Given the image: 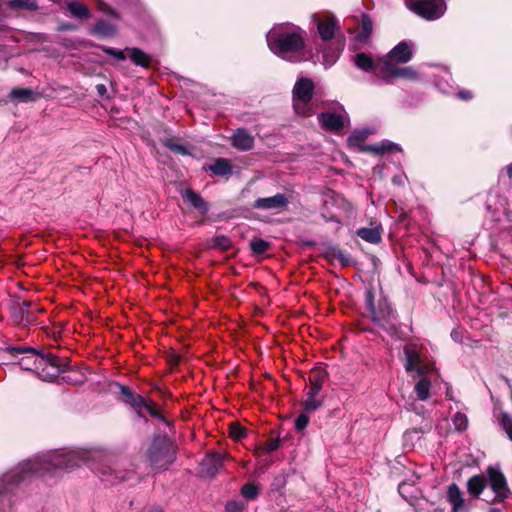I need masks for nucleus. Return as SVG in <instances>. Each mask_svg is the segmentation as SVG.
Here are the masks:
<instances>
[{
	"label": "nucleus",
	"mask_w": 512,
	"mask_h": 512,
	"mask_svg": "<svg viewBox=\"0 0 512 512\" xmlns=\"http://www.w3.org/2000/svg\"><path fill=\"white\" fill-rule=\"evenodd\" d=\"M81 465H87L102 481L111 485L130 480L134 476L132 464L123 461L106 462L103 453L99 450H55L22 462L16 469L6 473L2 481L5 491L12 484L20 483L33 475H56L58 471H67Z\"/></svg>",
	"instance_id": "1"
},
{
	"label": "nucleus",
	"mask_w": 512,
	"mask_h": 512,
	"mask_svg": "<svg viewBox=\"0 0 512 512\" xmlns=\"http://www.w3.org/2000/svg\"><path fill=\"white\" fill-rule=\"evenodd\" d=\"M305 32L292 24L274 26L267 33V43L270 50L277 56L288 61H300L304 58Z\"/></svg>",
	"instance_id": "2"
},
{
	"label": "nucleus",
	"mask_w": 512,
	"mask_h": 512,
	"mask_svg": "<svg viewBox=\"0 0 512 512\" xmlns=\"http://www.w3.org/2000/svg\"><path fill=\"white\" fill-rule=\"evenodd\" d=\"M406 357L405 369L407 372H414V377L419 380L415 384V392L419 400L425 401L430 396L431 382L427 375L431 372V380L434 379V364L424 363L420 357L418 348L415 344H407L404 347Z\"/></svg>",
	"instance_id": "3"
},
{
	"label": "nucleus",
	"mask_w": 512,
	"mask_h": 512,
	"mask_svg": "<svg viewBox=\"0 0 512 512\" xmlns=\"http://www.w3.org/2000/svg\"><path fill=\"white\" fill-rule=\"evenodd\" d=\"M487 483L482 475V494L485 502H503L508 499L511 492L506 477L501 471V466L495 464L486 469Z\"/></svg>",
	"instance_id": "4"
},
{
	"label": "nucleus",
	"mask_w": 512,
	"mask_h": 512,
	"mask_svg": "<svg viewBox=\"0 0 512 512\" xmlns=\"http://www.w3.org/2000/svg\"><path fill=\"white\" fill-rule=\"evenodd\" d=\"M366 306L372 317V320L379 327L389 333L395 331V313L386 301L380 302L378 307H376L374 304V295L372 291H367Z\"/></svg>",
	"instance_id": "5"
},
{
	"label": "nucleus",
	"mask_w": 512,
	"mask_h": 512,
	"mask_svg": "<svg viewBox=\"0 0 512 512\" xmlns=\"http://www.w3.org/2000/svg\"><path fill=\"white\" fill-rule=\"evenodd\" d=\"M314 92V83L306 77L299 78L293 88V107L300 116L312 114L310 101Z\"/></svg>",
	"instance_id": "6"
},
{
	"label": "nucleus",
	"mask_w": 512,
	"mask_h": 512,
	"mask_svg": "<svg viewBox=\"0 0 512 512\" xmlns=\"http://www.w3.org/2000/svg\"><path fill=\"white\" fill-rule=\"evenodd\" d=\"M147 458L152 468L165 469L174 461V451L167 440L156 439L148 450Z\"/></svg>",
	"instance_id": "7"
},
{
	"label": "nucleus",
	"mask_w": 512,
	"mask_h": 512,
	"mask_svg": "<svg viewBox=\"0 0 512 512\" xmlns=\"http://www.w3.org/2000/svg\"><path fill=\"white\" fill-rule=\"evenodd\" d=\"M326 373L322 368H314L309 374L310 387L307 392V398L304 401V411L311 412L320 408L323 404L322 399L319 397Z\"/></svg>",
	"instance_id": "8"
},
{
	"label": "nucleus",
	"mask_w": 512,
	"mask_h": 512,
	"mask_svg": "<svg viewBox=\"0 0 512 512\" xmlns=\"http://www.w3.org/2000/svg\"><path fill=\"white\" fill-rule=\"evenodd\" d=\"M408 7L427 20L440 18L446 10L444 0H412L408 2Z\"/></svg>",
	"instance_id": "9"
},
{
	"label": "nucleus",
	"mask_w": 512,
	"mask_h": 512,
	"mask_svg": "<svg viewBox=\"0 0 512 512\" xmlns=\"http://www.w3.org/2000/svg\"><path fill=\"white\" fill-rule=\"evenodd\" d=\"M11 351H17L20 353L31 351L32 354L29 356H25L20 359L19 365L22 369L25 370H33L38 369L39 366H41L43 363L49 364L51 367L56 368L57 371L59 370V363L56 356L52 354H48L46 356H38L36 355L31 349L29 348H11Z\"/></svg>",
	"instance_id": "10"
},
{
	"label": "nucleus",
	"mask_w": 512,
	"mask_h": 512,
	"mask_svg": "<svg viewBox=\"0 0 512 512\" xmlns=\"http://www.w3.org/2000/svg\"><path fill=\"white\" fill-rule=\"evenodd\" d=\"M379 67L382 72V78L386 82H391L396 78L413 80L418 76L417 72L411 67H399L394 63H391V61H381Z\"/></svg>",
	"instance_id": "11"
},
{
	"label": "nucleus",
	"mask_w": 512,
	"mask_h": 512,
	"mask_svg": "<svg viewBox=\"0 0 512 512\" xmlns=\"http://www.w3.org/2000/svg\"><path fill=\"white\" fill-rule=\"evenodd\" d=\"M120 392L123 397V402L132 406L133 408L140 410L146 409L147 412L154 417L159 416V412L154 406L152 401L145 399L144 397L134 394L128 387L120 386Z\"/></svg>",
	"instance_id": "12"
},
{
	"label": "nucleus",
	"mask_w": 512,
	"mask_h": 512,
	"mask_svg": "<svg viewBox=\"0 0 512 512\" xmlns=\"http://www.w3.org/2000/svg\"><path fill=\"white\" fill-rule=\"evenodd\" d=\"M120 392L123 397V402L132 406L133 408L140 410L146 409L147 412L154 417L159 416V412L154 406L152 401L145 399L144 397L134 394L128 387L120 386Z\"/></svg>",
	"instance_id": "13"
},
{
	"label": "nucleus",
	"mask_w": 512,
	"mask_h": 512,
	"mask_svg": "<svg viewBox=\"0 0 512 512\" xmlns=\"http://www.w3.org/2000/svg\"><path fill=\"white\" fill-rule=\"evenodd\" d=\"M288 204V197L285 194L278 193L270 197L258 198L252 206L255 209L280 213L287 208Z\"/></svg>",
	"instance_id": "14"
},
{
	"label": "nucleus",
	"mask_w": 512,
	"mask_h": 512,
	"mask_svg": "<svg viewBox=\"0 0 512 512\" xmlns=\"http://www.w3.org/2000/svg\"><path fill=\"white\" fill-rule=\"evenodd\" d=\"M412 58V44L408 42H400L397 44L386 57L381 58V61H391L397 65L398 63H407Z\"/></svg>",
	"instance_id": "15"
},
{
	"label": "nucleus",
	"mask_w": 512,
	"mask_h": 512,
	"mask_svg": "<svg viewBox=\"0 0 512 512\" xmlns=\"http://www.w3.org/2000/svg\"><path fill=\"white\" fill-rule=\"evenodd\" d=\"M313 20L317 24L318 33L323 40H329L335 35L338 25L334 17L318 18L314 15Z\"/></svg>",
	"instance_id": "16"
},
{
	"label": "nucleus",
	"mask_w": 512,
	"mask_h": 512,
	"mask_svg": "<svg viewBox=\"0 0 512 512\" xmlns=\"http://www.w3.org/2000/svg\"><path fill=\"white\" fill-rule=\"evenodd\" d=\"M380 62H381V59H379L378 61L375 62L366 53H358L354 57V63L359 69L366 71V72H373L382 78V72L379 67Z\"/></svg>",
	"instance_id": "17"
},
{
	"label": "nucleus",
	"mask_w": 512,
	"mask_h": 512,
	"mask_svg": "<svg viewBox=\"0 0 512 512\" xmlns=\"http://www.w3.org/2000/svg\"><path fill=\"white\" fill-rule=\"evenodd\" d=\"M447 500L452 505L453 512H460L466 509L463 494L456 484L448 486Z\"/></svg>",
	"instance_id": "18"
},
{
	"label": "nucleus",
	"mask_w": 512,
	"mask_h": 512,
	"mask_svg": "<svg viewBox=\"0 0 512 512\" xmlns=\"http://www.w3.org/2000/svg\"><path fill=\"white\" fill-rule=\"evenodd\" d=\"M224 455L209 454L202 463V470L207 476H214L222 467Z\"/></svg>",
	"instance_id": "19"
},
{
	"label": "nucleus",
	"mask_w": 512,
	"mask_h": 512,
	"mask_svg": "<svg viewBox=\"0 0 512 512\" xmlns=\"http://www.w3.org/2000/svg\"><path fill=\"white\" fill-rule=\"evenodd\" d=\"M319 119L323 127L330 131H339L344 127V118L335 113H322Z\"/></svg>",
	"instance_id": "20"
},
{
	"label": "nucleus",
	"mask_w": 512,
	"mask_h": 512,
	"mask_svg": "<svg viewBox=\"0 0 512 512\" xmlns=\"http://www.w3.org/2000/svg\"><path fill=\"white\" fill-rule=\"evenodd\" d=\"M253 143V137L244 129H238L232 136V145L239 150H249Z\"/></svg>",
	"instance_id": "21"
},
{
	"label": "nucleus",
	"mask_w": 512,
	"mask_h": 512,
	"mask_svg": "<svg viewBox=\"0 0 512 512\" xmlns=\"http://www.w3.org/2000/svg\"><path fill=\"white\" fill-rule=\"evenodd\" d=\"M10 97L20 102L28 103L36 101L40 97V94L31 88L16 87L11 90Z\"/></svg>",
	"instance_id": "22"
},
{
	"label": "nucleus",
	"mask_w": 512,
	"mask_h": 512,
	"mask_svg": "<svg viewBox=\"0 0 512 512\" xmlns=\"http://www.w3.org/2000/svg\"><path fill=\"white\" fill-rule=\"evenodd\" d=\"M183 197L186 199L187 202L191 204V206L200 210L202 214H205L208 211L207 203L202 199V197L198 193L190 189H187L184 191Z\"/></svg>",
	"instance_id": "23"
},
{
	"label": "nucleus",
	"mask_w": 512,
	"mask_h": 512,
	"mask_svg": "<svg viewBox=\"0 0 512 512\" xmlns=\"http://www.w3.org/2000/svg\"><path fill=\"white\" fill-rule=\"evenodd\" d=\"M126 51L129 53V57L132 60V62L136 65L142 66V67H148L151 63V58L149 55L144 53L138 48H127Z\"/></svg>",
	"instance_id": "24"
},
{
	"label": "nucleus",
	"mask_w": 512,
	"mask_h": 512,
	"mask_svg": "<svg viewBox=\"0 0 512 512\" xmlns=\"http://www.w3.org/2000/svg\"><path fill=\"white\" fill-rule=\"evenodd\" d=\"M357 235L369 243H378L381 240V232L378 227L361 228Z\"/></svg>",
	"instance_id": "25"
},
{
	"label": "nucleus",
	"mask_w": 512,
	"mask_h": 512,
	"mask_svg": "<svg viewBox=\"0 0 512 512\" xmlns=\"http://www.w3.org/2000/svg\"><path fill=\"white\" fill-rule=\"evenodd\" d=\"M231 165L228 160L218 158L213 164L209 166V170L218 176H225L231 173Z\"/></svg>",
	"instance_id": "26"
},
{
	"label": "nucleus",
	"mask_w": 512,
	"mask_h": 512,
	"mask_svg": "<svg viewBox=\"0 0 512 512\" xmlns=\"http://www.w3.org/2000/svg\"><path fill=\"white\" fill-rule=\"evenodd\" d=\"M69 12L79 19H87L90 17V11L88 8L78 1H73L68 4Z\"/></svg>",
	"instance_id": "27"
},
{
	"label": "nucleus",
	"mask_w": 512,
	"mask_h": 512,
	"mask_svg": "<svg viewBox=\"0 0 512 512\" xmlns=\"http://www.w3.org/2000/svg\"><path fill=\"white\" fill-rule=\"evenodd\" d=\"M327 256L332 262H338L342 267L348 266L351 263L350 256L340 249H331L327 252Z\"/></svg>",
	"instance_id": "28"
},
{
	"label": "nucleus",
	"mask_w": 512,
	"mask_h": 512,
	"mask_svg": "<svg viewBox=\"0 0 512 512\" xmlns=\"http://www.w3.org/2000/svg\"><path fill=\"white\" fill-rule=\"evenodd\" d=\"M7 5L11 9L35 10L37 8L35 0H10Z\"/></svg>",
	"instance_id": "29"
},
{
	"label": "nucleus",
	"mask_w": 512,
	"mask_h": 512,
	"mask_svg": "<svg viewBox=\"0 0 512 512\" xmlns=\"http://www.w3.org/2000/svg\"><path fill=\"white\" fill-rule=\"evenodd\" d=\"M372 32V21L368 15H362L361 31L358 34L360 40H366Z\"/></svg>",
	"instance_id": "30"
},
{
	"label": "nucleus",
	"mask_w": 512,
	"mask_h": 512,
	"mask_svg": "<svg viewBox=\"0 0 512 512\" xmlns=\"http://www.w3.org/2000/svg\"><path fill=\"white\" fill-rule=\"evenodd\" d=\"M250 247L255 254H262L269 248L268 242L260 238H255L251 241Z\"/></svg>",
	"instance_id": "31"
},
{
	"label": "nucleus",
	"mask_w": 512,
	"mask_h": 512,
	"mask_svg": "<svg viewBox=\"0 0 512 512\" xmlns=\"http://www.w3.org/2000/svg\"><path fill=\"white\" fill-rule=\"evenodd\" d=\"M229 435L235 440H240L246 436V430L239 423H231L229 426Z\"/></svg>",
	"instance_id": "32"
},
{
	"label": "nucleus",
	"mask_w": 512,
	"mask_h": 512,
	"mask_svg": "<svg viewBox=\"0 0 512 512\" xmlns=\"http://www.w3.org/2000/svg\"><path fill=\"white\" fill-rule=\"evenodd\" d=\"M467 488L470 495L478 497L480 494V475L471 477L468 481Z\"/></svg>",
	"instance_id": "33"
},
{
	"label": "nucleus",
	"mask_w": 512,
	"mask_h": 512,
	"mask_svg": "<svg viewBox=\"0 0 512 512\" xmlns=\"http://www.w3.org/2000/svg\"><path fill=\"white\" fill-rule=\"evenodd\" d=\"M500 425L506 432L508 439L512 441V419L509 414L503 413L501 415Z\"/></svg>",
	"instance_id": "34"
},
{
	"label": "nucleus",
	"mask_w": 512,
	"mask_h": 512,
	"mask_svg": "<svg viewBox=\"0 0 512 512\" xmlns=\"http://www.w3.org/2000/svg\"><path fill=\"white\" fill-rule=\"evenodd\" d=\"M366 150L378 154V153H382L384 151H394V150L400 151V148L394 143H388L386 145L383 144L382 146L371 145V146H368L366 148Z\"/></svg>",
	"instance_id": "35"
},
{
	"label": "nucleus",
	"mask_w": 512,
	"mask_h": 512,
	"mask_svg": "<svg viewBox=\"0 0 512 512\" xmlns=\"http://www.w3.org/2000/svg\"><path fill=\"white\" fill-rule=\"evenodd\" d=\"M242 495L247 499H255L258 495V489L254 484L247 483L242 487Z\"/></svg>",
	"instance_id": "36"
},
{
	"label": "nucleus",
	"mask_w": 512,
	"mask_h": 512,
	"mask_svg": "<svg viewBox=\"0 0 512 512\" xmlns=\"http://www.w3.org/2000/svg\"><path fill=\"white\" fill-rule=\"evenodd\" d=\"M95 30L103 36H111L114 33L113 27L104 21H99L95 26Z\"/></svg>",
	"instance_id": "37"
},
{
	"label": "nucleus",
	"mask_w": 512,
	"mask_h": 512,
	"mask_svg": "<svg viewBox=\"0 0 512 512\" xmlns=\"http://www.w3.org/2000/svg\"><path fill=\"white\" fill-rule=\"evenodd\" d=\"M368 134L369 133L366 130L356 131L348 138V142L351 146H356L361 141H364L367 138Z\"/></svg>",
	"instance_id": "38"
},
{
	"label": "nucleus",
	"mask_w": 512,
	"mask_h": 512,
	"mask_svg": "<svg viewBox=\"0 0 512 512\" xmlns=\"http://www.w3.org/2000/svg\"><path fill=\"white\" fill-rule=\"evenodd\" d=\"M453 423H454L455 428L457 430L461 431V430L466 429V427L468 425V419L464 414L457 413L453 417Z\"/></svg>",
	"instance_id": "39"
},
{
	"label": "nucleus",
	"mask_w": 512,
	"mask_h": 512,
	"mask_svg": "<svg viewBox=\"0 0 512 512\" xmlns=\"http://www.w3.org/2000/svg\"><path fill=\"white\" fill-rule=\"evenodd\" d=\"M307 412L301 413L295 420V428L298 431L305 429L309 423V417L306 414Z\"/></svg>",
	"instance_id": "40"
},
{
	"label": "nucleus",
	"mask_w": 512,
	"mask_h": 512,
	"mask_svg": "<svg viewBox=\"0 0 512 512\" xmlns=\"http://www.w3.org/2000/svg\"><path fill=\"white\" fill-rule=\"evenodd\" d=\"M102 50L106 53V54H109L113 57H115L116 59L118 60H125L127 55L125 53V51H122V50H117V49H114V48H108V47H104L102 48Z\"/></svg>",
	"instance_id": "41"
},
{
	"label": "nucleus",
	"mask_w": 512,
	"mask_h": 512,
	"mask_svg": "<svg viewBox=\"0 0 512 512\" xmlns=\"http://www.w3.org/2000/svg\"><path fill=\"white\" fill-rule=\"evenodd\" d=\"M244 509V504L240 501H229L226 506V512H242Z\"/></svg>",
	"instance_id": "42"
},
{
	"label": "nucleus",
	"mask_w": 512,
	"mask_h": 512,
	"mask_svg": "<svg viewBox=\"0 0 512 512\" xmlns=\"http://www.w3.org/2000/svg\"><path fill=\"white\" fill-rule=\"evenodd\" d=\"M338 53L337 54H333L331 56L328 55V52L327 51H324L323 52V63L326 67H330L331 65H333L338 57Z\"/></svg>",
	"instance_id": "43"
},
{
	"label": "nucleus",
	"mask_w": 512,
	"mask_h": 512,
	"mask_svg": "<svg viewBox=\"0 0 512 512\" xmlns=\"http://www.w3.org/2000/svg\"><path fill=\"white\" fill-rule=\"evenodd\" d=\"M167 147L169 149H171L172 151H175V152L183 154V155L187 153V150L184 146L175 144L172 140H169L167 142Z\"/></svg>",
	"instance_id": "44"
},
{
	"label": "nucleus",
	"mask_w": 512,
	"mask_h": 512,
	"mask_svg": "<svg viewBox=\"0 0 512 512\" xmlns=\"http://www.w3.org/2000/svg\"><path fill=\"white\" fill-rule=\"evenodd\" d=\"M278 446H279V441L276 439H272L266 443L265 449L267 452H272V451L276 450L278 448Z\"/></svg>",
	"instance_id": "45"
},
{
	"label": "nucleus",
	"mask_w": 512,
	"mask_h": 512,
	"mask_svg": "<svg viewBox=\"0 0 512 512\" xmlns=\"http://www.w3.org/2000/svg\"><path fill=\"white\" fill-rule=\"evenodd\" d=\"M458 98L459 99H462V100H469L472 98V94L470 91L468 90H462L460 91L458 94H457Z\"/></svg>",
	"instance_id": "46"
},
{
	"label": "nucleus",
	"mask_w": 512,
	"mask_h": 512,
	"mask_svg": "<svg viewBox=\"0 0 512 512\" xmlns=\"http://www.w3.org/2000/svg\"><path fill=\"white\" fill-rule=\"evenodd\" d=\"M75 29V26L73 24H62L60 25L59 27V30H74Z\"/></svg>",
	"instance_id": "47"
},
{
	"label": "nucleus",
	"mask_w": 512,
	"mask_h": 512,
	"mask_svg": "<svg viewBox=\"0 0 512 512\" xmlns=\"http://www.w3.org/2000/svg\"><path fill=\"white\" fill-rule=\"evenodd\" d=\"M96 88L100 95H103L106 92V87L103 84L97 85Z\"/></svg>",
	"instance_id": "48"
},
{
	"label": "nucleus",
	"mask_w": 512,
	"mask_h": 512,
	"mask_svg": "<svg viewBox=\"0 0 512 512\" xmlns=\"http://www.w3.org/2000/svg\"><path fill=\"white\" fill-rule=\"evenodd\" d=\"M507 172H508V176L512 177V164L507 166Z\"/></svg>",
	"instance_id": "49"
},
{
	"label": "nucleus",
	"mask_w": 512,
	"mask_h": 512,
	"mask_svg": "<svg viewBox=\"0 0 512 512\" xmlns=\"http://www.w3.org/2000/svg\"><path fill=\"white\" fill-rule=\"evenodd\" d=\"M405 486H406L405 484H400V485H399V492H400L401 494L403 493V490H404Z\"/></svg>",
	"instance_id": "50"
},
{
	"label": "nucleus",
	"mask_w": 512,
	"mask_h": 512,
	"mask_svg": "<svg viewBox=\"0 0 512 512\" xmlns=\"http://www.w3.org/2000/svg\"><path fill=\"white\" fill-rule=\"evenodd\" d=\"M148 512H163L160 508H153L149 510Z\"/></svg>",
	"instance_id": "51"
},
{
	"label": "nucleus",
	"mask_w": 512,
	"mask_h": 512,
	"mask_svg": "<svg viewBox=\"0 0 512 512\" xmlns=\"http://www.w3.org/2000/svg\"><path fill=\"white\" fill-rule=\"evenodd\" d=\"M393 182L394 183H400L401 181H400V179L398 177H394L393 178Z\"/></svg>",
	"instance_id": "52"
},
{
	"label": "nucleus",
	"mask_w": 512,
	"mask_h": 512,
	"mask_svg": "<svg viewBox=\"0 0 512 512\" xmlns=\"http://www.w3.org/2000/svg\"><path fill=\"white\" fill-rule=\"evenodd\" d=\"M488 512H501V511H499L498 509H495V508H491L488 510Z\"/></svg>",
	"instance_id": "53"
},
{
	"label": "nucleus",
	"mask_w": 512,
	"mask_h": 512,
	"mask_svg": "<svg viewBox=\"0 0 512 512\" xmlns=\"http://www.w3.org/2000/svg\"><path fill=\"white\" fill-rule=\"evenodd\" d=\"M221 241L227 242V239L223 237V238H221Z\"/></svg>",
	"instance_id": "54"
}]
</instances>
